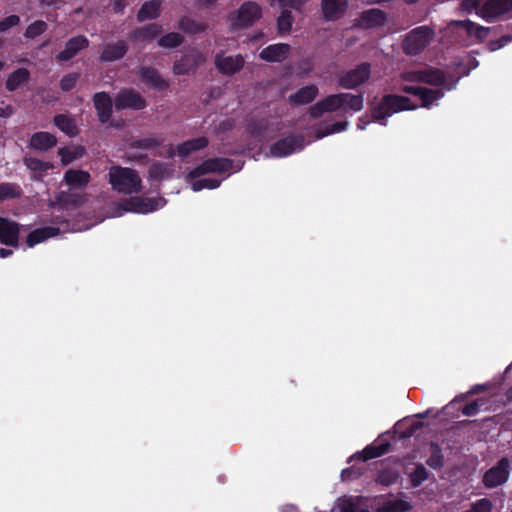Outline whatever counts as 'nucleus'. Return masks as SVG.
Here are the masks:
<instances>
[{"mask_svg": "<svg viewBox=\"0 0 512 512\" xmlns=\"http://www.w3.org/2000/svg\"><path fill=\"white\" fill-rule=\"evenodd\" d=\"M54 125L69 137L78 134V127L75 119L66 114H57L53 118Z\"/></svg>", "mask_w": 512, "mask_h": 512, "instance_id": "34", "label": "nucleus"}, {"mask_svg": "<svg viewBox=\"0 0 512 512\" xmlns=\"http://www.w3.org/2000/svg\"><path fill=\"white\" fill-rule=\"evenodd\" d=\"M341 93L331 94L310 107L309 114L313 119L320 118L326 112L341 110Z\"/></svg>", "mask_w": 512, "mask_h": 512, "instance_id": "18", "label": "nucleus"}, {"mask_svg": "<svg viewBox=\"0 0 512 512\" xmlns=\"http://www.w3.org/2000/svg\"><path fill=\"white\" fill-rule=\"evenodd\" d=\"M80 77L79 73L72 72L64 75L60 80V88L63 92L71 91L77 84Z\"/></svg>", "mask_w": 512, "mask_h": 512, "instance_id": "49", "label": "nucleus"}, {"mask_svg": "<svg viewBox=\"0 0 512 512\" xmlns=\"http://www.w3.org/2000/svg\"><path fill=\"white\" fill-rule=\"evenodd\" d=\"M444 96V92L441 89H429L422 87L418 97L421 100V106L429 108L432 103Z\"/></svg>", "mask_w": 512, "mask_h": 512, "instance_id": "39", "label": "nucleus"}, {"mask_svg": "<svg viewBox=\"0 0 512 512\" xmlns=\"http://www.w3.org/2000/svg\"><path fill=\"white\" fill-rule=\"evenodd\" d=\"M341 111L343 112H359L364 108V94L357 95L351 93H341Z\"/></svg>", "mask_w": 512, "mask_h": 512, "instance_id": "30", "label": "nucleus"}, {"mask_svg": "<svg viewBox=\"0 0 512 512\" xmlns=\"http://www.w3.org/2000/svg\"><path fill=\"white\" fill-rule=\"evenodd\" d=\"M48 29V24L43 20H36L29 24L24 32V37L27 39H35L42 35Z\"/></svg>", "mask_w": 512, "mask_h": 512, "instance_id": "46", "label": "nucleus"}, {"mask_svg": "<svg viewBox=\"0 0 512 512\" xmlns=\"http://www.w3.org/2000/svg\"><path fill=\"white\" fill-rule=\"evenodd\" d=\"M309 1L310 0H278V3L282 8L290 7L292 9H294L295 11L301 13V12H303L304 6Z\"/></svg>", "mask_w": 512, "mask_h": 512, "instance_id": "50", "label": "nucleus"}, {"mask_svg": "<svg viewBox=\"0 0 512 512\" xmlns=\"http://www.w3.org/2000/svg\"><path fill=\"white\" fill-rule=\"evenodd\" d=\"M479 402L478 401H475L473 403H470V404H467L463 409H462V413L464 415H467V416H471V415H474L477 411H478V408H479Z\"/></svg>", "mask_w": 512, "mask_h": 512, "instance_id": "61", "label": "nucleus"}, {"mask_svg": "<svg viewBox=\"0 0 512 512\" xmlns=\"http://www.w3.org/2000/svg\"><path fill=\"white\" fill-rule=\"evenodd\" d=\"M110 7L115 14H122L125 10L126 3L124 0H113Z\"/></svg>", "mask_w": 512, "mask_h": 512, "instance_id": "60", "label": "nucleus"}, {"mask_svg": "<svg viewBox=\"0 0 512 512\" xmlns=\"http://www.w3.org/2000/svg\"><path fill=\"white\" fill-rule=\"evenodd\" d=\"M319 93L318 87L310 84L300 88L289 96V102L294 105H305L313 102Z\"/></svg>", "mask_w": 512, "mask_h": 512, "instance_id": "28", "label": "nucleus"}, {"mask_svg": "<svg viewBox=\"0 0 512 512\" xmlns=\"http://www.w3.org/2000/svg\"><path fill=\"white\" fill-rule=\"evenodd\" d=\"M410 509V504L401 499H389L377 512H405Z\"/></svg>", "mask_w": 512, "mask_h": 512, "instance_id": "43", "label": "nucleus"}, {"mask_svg": "<svg viewBox=\"0 0 512 512\" xmlns=\"http://www.w3.org/2000/svg\"><path fill=\"white\" fill-rule=\"evenodd\" d=\"M162 32L159 24L152 23L139 27L130 33V39L136 42H151Z\"/></svg>", "mask_w": 512, "mask_h": 512, "instance_id": "26", "label": "nucleus"}, {"mask_svg": "<svg viewBox=\"0 0 512 512\" xmlns=\"http://www.w3.org/2000/svg\"><path fill=\"white\" fill-rule=\"evenodd\" d=\"M512 11V0H488L480 8L479 14L486 21Z\"/></svg>", "mask_w": 512, "mask_h": 512, "instance_id": "17", "label": "nucleus"}, {"mask_svg": "<svg viewBox=\"0 0 512 512\" xmlns=\"http://www.w3.org/2000/svg\"><path fill=\"white\" fill-rule=\"evenodd\" d=\"M90 41L85 35H77L70 38L65 48L56 55L59 62H67L74 58L81 50L89 47Z\"/></svg>", "mask_w": 512, "mask_h": 512, "instance_id": "15", "label": "nucleus"}, {"mask_svg": "<svg viewBox=\"0 0 512 512\" xmlns=\"http://www.w3.org/2000/svg\"><path fill=\"white\" fill-rule=\"evenodd\" d=\"M19 224L7 218L0 217V244L19 247Z\"/></svg>", "mask_w": 512, "mask_h": 512, "instance_id": "16", "label": "nucleus"}, {"mask_svg": "<svg viewBox=\"0 0 512 512\" xmlns=\"http://www.w3.org/2000/svg\"><path fill=\"white\" fill-rule=\"evenodd\" d=\"M509 476V461L502 458L496 466L489 469L484 477L483 482L486 487L494 488L505 483Z\"/></svg>", "mask_w": 512, "mask_h": 512, "instance_id": "11", "label": "nucleus"}, {"mask_svg": "<svg viewBox=\"0 0 512 512\" xmlns=\"http://www.w3.org/2000/svg\"><path fill=\"white\" fill-rule=\"evenodd\" d=\"M348 9V0H321V10L326 21H337Z\"/></svg>", "mask_w": 512, "mask_h": 512, "instance_id": "20", "label": "nucleus"}, {"mask_svg": "<svg viewBox=\"0 0 512 512\" xmlns=\"http://www.w3.org/2000/svg\"><path fill=\"white\" fill-rule=\"evenodd\" d=\"M92 100L97 113L98 121L101 124H107L113 114L114 102L111 96L105 91L96 92L93 95Z\"/></svg>", "mask_w": 512, "mask_h": 512, "instance_id": "12", "label": "nucleus"}, {"mask_svg": "<svg viewBox=\"0 0 512 512\" xmlns=\"http://www.w3.org/2000/svg\"><path fill=\"white\" fill-rule=\"evenodd\" d=\"M184 42V37L177 32H170L158 40V45L163 48H176Z\"/></svg>", "mask_w": 512, "mask_h": 512, "instance_id": "45", "label": "nucleus"}, {"mask_svg": "<svg viewBox=\"0 0 512 512\" xmlns=\"http://www.w3.org/2000/svg\"><path fill=\"white\" fill-rule=\"evenodd\" d=\"M178 28L188 34H199L204 32L207 26L206 24L197 22L188 16H183L178 21Z\"/></svg>", "mask_w": 512, "mask_h": 512, "instance_id": "37", "label": "nucleus"}, {"mask_svg": "<svg viewBox=\"0 0 512 512\" xmlns=\"http://www.w3.org/2000/svg\"><path fill=\"white\" fill-rule=\"evenodd\" d=\"M303 147L304 136L290 134L272 144L270 147V153L274 157H286L294 153L296 150H301Z\"/></svg>", "mask_w": 512, "mask_h": 512, "instance_id": "8", "label": "nucleus"}, {"mask_svg": "<svg viewBox=\"0 0 512 512\" xmlns=\"http://www.w3.org/2000/svg\"><path fill=\"white\" fill-rule=\"evenodd\" d=\"M89 172L77 169H68L64 173V182L71 188H85L90 182Z\"/></svg>", "mask_w": 512, "mask_h": 512, "instance_id": "29", "label": "nucleus"}, {"mask_svg": "<svg viewBox=\"0 0 512 512\" xmlns=\"http://www.w3.org/2000/svg\"><path fill=\"white\" fill-rule=\"evenodd\" d=\"M338 509L340 512H369L361 506V500L358 497L341 500Z\"/></svg>", "mask_w": 512, "mask_h": 512, "instance_id": "44", "label": "nucleus"}, {"mask_svg": "<svg viewBox=\"0 0 512 512\" xmlns=\"http://www.w3.org/2000/svg\"><path fill=\"white\" fill-rule=\"evenodd\" d=\"M165 167L163 164H153L149 169V174L152 178H162L165 173Z\"/></svg>", "mask_w": 512, "mask_h": 512, "instance_id": "58", "label": "nucleus"}, {"mask_svg": "<svg viewBox=\"0 0 512 512\" xmlns=\"http://www.w3.org/2000/svg\"><path fill=\"white\" fill-rule=\"evenodd\" d=\"M23 163L29 170L39 174L45 173L54 167L52 163L40 160L35 157H24Z\"/></svg>", "mask_w": 512, "mask_h": 512, "instance_id": "41", "label": "nucleus"}, {"mask_svg": "<svg viewBox=\"0 0 512 512\" xmlns=\"http://www.w3.org/2000/svg\"><path fill=\"white\" fill-rule=\"evenodd\" d=\"M422 69L407 71L401 74V78L407 82L421 83Z\"/></svg>", "mask_w": 512, "mask_h": 512, "instance_id": "56", "label": "nucleus"}, {"mask_svg": "<svg viewBox=\"0 0 512 512\" xmlns=\"http://www.w3.org/2000/svg\"><path fill=\"white\" fill-rule=\"evenodd\" d=\"M58 155L61 157V162L63 165L70 164L73 160L78 157V153L70 150L67 147L59 148Z\"/></svg>", "mask_w": 512, "mask_h": 512, "instance_id": "53", "label": "nucleus"}, {"mask_svg": "<svg viewBox=\"0 0 512 512\" xmlns=\"http://www.w3.org/2000/svg\"><path fill=\"white\" fill-rule=\"evenodd\" d=\"M30 79V72L27 68H17L7 77L5 87L9 92L17 90L22 84Z\"/></svg>", "mask_w": 512, "mask_h": 512, "instance_id": "32", "label": "nucleus"}, {"mask_svg": "<svg viewBox=\"0 0 512 512\" xmlns=\"http://www.w3.org/2000/svg\"><path fill=\"white\" fill-rule=\"evenodd\" d=\"M427 463L432 468H439L442 465V457L438 452H436L428 459Z\"/></svg>", "mask_w": 512, "mask_h": 512, "instance_id": "62", "label": "nucleus"}, {"mask_svg": "<svg viewBox=\"0 0 512 512\" xmlns=\"http://www.w3.org/2000/svg\"><path fill=\"white\" fill-rule=\"evenodd\" d=\"M114 106L117 111L125 109L143 110L147 107V101L133 88H123L115 96Z\"/></svg>", "mask_w": 512, "mask_h": 512, "instance_id": "5", "label": "nucleus"}, {"mask_svg": "<svg viewBox=\"0 0 512 512\" xmlns=\"http://www.w3.org/2000/svg\"><path fill=\"white\" fill-rule=\"evenodd\" d=\"M20 23V17L18 15H10L0 20V33H3L10 28L18 25Z\"/></svg>", "mask_w": 512, "mask_h": 512, "instance_id": "52", "label": "nucleus"}, {"mask_svg": "<svg viewBox=\"0 0 512 512\" xmlns=\"http://www.w3.org/2000/svg\"><path fill=\"white\" fill-rule=\"evenodd\" d=\"M22 190L19 185L15 183H1L0 184V202L9 199H16L21 197Z\"/></svg>", "mask_w": 512, "mask_h": 512, "instance_id": "42", "label": "nucleus"}, {"mask_svg": "<svg viewBox=\"0 0 512 512\" xmlns=\"http://www.w3.org/2000/svg\"><path fill=\"white\" fill-rule=\"evenodd\" d=\"M220 183V180L214 178L199 179L192 183V190L198 192L202 189H215L220 186Z\"/></svg>", "mask_w": 512, "mask_h": 512, "instance_id": "48", "label": "nucleus"}, {"mask_svg": "<svg viewBox=\"0 0 512 512\" xmlns=\"http://www.w3.org/2000/svg\"><path fill=\"white\" fill-rule=\"evenodd\" d=\"M208 143V139L204 136L184 141L177 146L178 155L181 157H186L192 152L206 148Z\"/></svg>", "mask_w": 512, "mask_h": 512, "instance_id": "33", "label": "nucleus"}, {"mask_svg": "<svg viewBox=\"0 0 512 512\" xmlns=\"http://www.w3.org/2000/svg\"><path fill=\"white\" fill-rule=\"evenodd\" d=\"M371 64L362 62L355 68L348 70L339 78V86L344 89H355L369 80Z\"/></svg>", "mask_w": 512, "mask_h": 512, "instance_id": "6", "label": "nucleus"}, {"mask_svg": "<svg viewBox=\"0 0 512 512\" xmlns=\"http://www.w3.org/2000/svg\"><path fill=\"white\" fill-rule=\"evenodd\" d=\"M233 167V161L229 158H210L189 172L188 178L195 179L208 173H223Z\"/></svg>", "mask_w": 512, "mask_h": 512, "instance_id": "7", "label": "nucleus"}, {"mask_svg": "<svg viewBox=\"0 0 512 512\" xmlns=\"http://www.w3.org/2000/svg\"><path fill=\"white\" fill-rule=\"evenodd\" d=\"M129 51L128 43L119 39L106 43L100 52L99 59L103 63H112L122 60Z\"/></svg>", "mask_w": 512, "mask_h": 512, "instance_id": "10", "label": "nucleus"}, {"mask_svg": "<svg viewBox=\"0 0 512 512\" xmlns=\"http://www.w3.org/2000/svg\"><path fill=\"white\" fill-rule=\"evenodd\" d=\"M60 234V228L46 226L32 230L26 238V244L32 248L35 245Z\"/></svg>", "mask_w": 512, "mask_h": 512, "instance_id": "25", "label": "nucleus"}, {"mask_svg": "<svg viewBox=\"0 0 512 512\" xmlns=\"http://www.w3.org/2000/svg\"><path fill=\"white\" fill-rule=\"evenodd\" d=\"M386 20V13L377 8L366 10L360 15V25L366 29L381 27L385 24Z\"/></svg>", "mask_w": 512, "mask_h": 512, "instance_id": "24", "label": "nucleus"}, {"mask_svg": "<svg viewBox=\"0 0 512 512\" xmlns=\"http://www.w3.org/2000/svg\"><path fill=\"white\" fill-rule=\"evenodd\" d=\"M450 26L463 30L469 39L474 38L477 41H483L487 38L490 28L478 25L471 20H453Z\"/></svg>", "mask_w": 512, "mask_h": 512, "instance_id": "21", "label": "nucleus"}, {"mask_svg": "<svg viewBox=\"0 0 512 512\" xmlns=\"http://www.w3.org/2000/svg\"><path fill=\"white\" fill-rule=\"evenodd\" d=\"M421 88V86L404 85L401 90L406 94L418 96Z\"/></svg>", "mask_w": 512, "mask_h": 512, "instance_id": "63", "label": "nucleus"}, {"mask_svg": "<svg viewBox=\"0 0 512 512\" xmlns=\"http://www.w3.org/2000/svg\"><path fill=\"white\" fill-rule=\"evenodd\" d=\"M434 30L429 26H419L411 30L403 40L405 54L419 55L432 41Z\"/></svg>", "mask_w": 512, "mask_h": 512, "instance_id": "3", "label": "nucleus"}, {"mask_svg": "<svg viewBox=\"0 0 512 512\" xmlns=\"http://www.w3.org/2000/svg\"><path fill=\"white\" fill-rule=\"evenodd\" d=\"M215 66L222 74L233 75L243 68L244 59L241 55L224 56L219 53L215 57Z\"/></svg>", "mask_w": 512, "mask_h": 512, "instance_id": "22", "label": "nucleus"}, {"mask_svg": "<svg viewBox=\"0 0 512 512\" xmlns=\"http://www.w3.org/2000/svg\"><path fill=\"white\" fill-rule=\"evenodd\" d=\"M389 449V443L383 440H379L375 442L373 445L368 446L365 448L362 452L363 459L369 460L372 458H376L379 456H382L386 452H388Z\"/></svg>", "mask_w": 512, "mask_h": 512, "instance_id": "40", "label": "nucleus"}, {"mask_svg": "<svg viewBox=\"0 0 512 512\" xmlns=\"http://www.w3.org/2000/svg\"><path fill=\"white\" fill-rule=\"evenodd\" d=\"M482 0H463L460 4L461 10L471 13L473 10L478 9Z\"/></svg>", "mask_w": 512, "mask_h": 512, "instance_id": "57", "label": "nucleus"}, {"mask_svg": "<svg viewBox=\"0 0 512 512\" xmlns=\"http://www.w3.org/2000/svg\"><path fill=\"white\" fill-rule=\"evenodd\" d=\"M295 19L291 10L283 9L277 17V32L280 36L288 35L291 30Z\"/></svg>", "mask_w": 512, "mask_h": 512, "instance_id": "35", "label": "nucleus"}, {"mask_svg": "<svg viewBox=\"0 0 512 512\" xmlns=\"http://www.w3.org/2000/svg\"><path fill=\"white\" fill-rule=\"evenodd\" d=\"M161 0H149L145 1L138 13H137V20L139 22H144L146 20H152L156 19L160 15V9H161Z\"/></svg>", "mask_w": 512, "mask_h": 512, "instance_id": "31", "label": "nucleus"}, {"mask_svg": "<svg viewBox=\"0 0 512 512\" xmlns=\"http://www.w3.org/2000/svg\"><path fill=\"white\" fill-rule=\"evenodd\" d=\"M347 125H348V123L346 121L335 122L327 130L319 131L317 133V138L320 139L327 135L344 131L346 129Z\"/></svg>", "mask_w": 512, "mask_h": 512, "instance_id": "51", "label": "nucleus"}, {"mask_svg": "<svg viewBox=\"0 0 512 512\" xmlns=\"http://www.w3.org/2000/svg\"><path fill=\"white\" fill-rule=\"evenodd\" d=\"M123 212L148 213L156 209L155 201L148 198L131 197L118 203Z\"/></svg>", "mask_w": 512, "mask_h": 512, "instance_id": "19", "label": "nucleus"}, {"mask_svg": "<svg viewBox=\"0 0 512 512\" xmlns=\"http://www.w3.org/2000/svg\"><path fill=\"white\" fill-rule=\"evenodd\" d=\"M512 41V35L507 34L501 36L499 39L491 43L492 50H497L503 48L507 43Z\"/></svg>", "mask_w": 512, "mask_h": 512, "instance_id": "59", "label": "nucleus"}, {"mask_svg": "<svg viewBox=\"0 0 512 512\" xmlns=\"http://www.w3.org/2000/svg\"><path fill=\"white\" fill-rule=\"evenodd\" d=\"M109 183L112 188L124 194L138 193L141 191V178L131 168L112 166L109 171Z\"/></svg>", "mask_w": 512, "mask_h": 512, "instance_id": "2", "label": "nucleus"}, {"mask_svg": "<svg viewBox=\"0 0 512 512\" xmlns=\"http://www.w3.org/2000/svg\"><path fill=\"white\" fill-rule=\"evenodd\" d=\"M262 16V8L256 2L246 1L230 15L231 24L235 28H248Z\"/></svg>", "mask_w": 512, "mask_h": 512, "instance_id": "4", "label": "nucleus"}, {"mask_svg": "<svg viewBox=\"0 0 512 512\" xmlns=\"http://www.w3.org/2000/svg\"><path fill=\"white\" fill-rule=\"evenodd\" d=\"M492 509V503L490 500L483 498L477 501L471 509L465 512H490Z\"/></svg>", "mask_w": 512, "mask_h": 512, "instance_id": "54", "label": "nucleus"}, {"mask_svg": "<svg viewBox=\"0 0 512 512\" xmlns=\"http://www.w3.org/2000/svg\"><path fill=\"white\" fill-rule=\"evenodd\" d=\"M138 77L143 84L155 90L164 91L169 88V82L154 67H141L138 71Z\"/></svg>", "mask_w": 512, "mask_h": 512, "instance_id": "14", "label": "nucleus"}, {"mask_svg": "<svg viewBox=\"0 0 512 512\" xmlns=\"http://www.w3.org/2000/svg\"><path fill=\"white\" fill-rule=\"evenodd\" d=\"M163 141L158 138L154 137H147V138H141L136 139L131 143V146L133 148L137 149H145V150H153L155 148H158L162 145Z\"/></svg>", "mask_w": 512, "mask_h": 512, "instance_id": "47", "label": "nucleus"}, {"mask_svg": "<svg viewBox=\"0 0 512 512\" xmlns=\"http://www.w3.org/2000/svg\"><path fill=\"white\" fill-rule=\"evenodd\" d=\"M268 128V120L265 118H250L246 121V131L255 138L262 137Z\"/></svg>", "mask_w": 512, "mask_h": 512, "instance_id": "38", "label": "nucleus"}, {"mask_svg": "<svg viewBox=\"0 0 512 512\" xmlns=\"http://www.w3.org/2000/svg\"><path fill=\"white\" fill-rule=\"evenodd\" d=\"M417 105L413 104L409 97L386 94L380 102L371 110L372 119L381 125H386V118L401 111L415 110Z\"/></svg>", "mask_w": 512, "mask_h": 512, "instance_id": "1", "label": "nucleus"}, {"mask_svg": "<svg viewBox=\"0 0 512 512\" xmlns=\"http://www.w3.org/2000/svg\"><path fill=\"white\" fill-rule=\"evenodd\" d=\"M427 476V470L423 466H418L411 474V481L414 486H418L427 479Z\"/></svg>", "mask_w": 512, "mask_h": 512, "instance_id": "55", "label": "nucleus"}, {"mask_svg": "<svg viewBox=\"0 0 512 512\" xmlns=\"http://www.w3.org/2000/svg\"><path fill=\"white\" fill-rule=\"evenodd\" d=\"M290 45L286 43L271 44L263 48L259 53V58L266 62H283L290 53Z\"/></svg>", "mask_w": 512, "mask_h": 512, "instance_id": "23", "label": "nucleus"}, {"mask_svg": "<svg viewBox=\"0 0 512 512\" xmlns=\"http://www.w3.org/2000/svg\"><path fill=\"white\" fill-rule=\"evenodd\" d=\"M57 144V138L49 132H35L29 141V146L38 151H47Z\"/></svg>", "mask_w": 512, "mask_h": 512, "instance_id": "27", "label": "nucleus"}, {"mask_svg": "<svg viewBox=\"0 0 512 512\" xmlns=\"http://www.w3.org/2000/svg\"><path fill=\"white\" fill-rule=\"evenodd\" d=\"M85 198L81 194L60 191L55 195L54 200L50 201L49 207L58 210H73L82 206Z\"/></svg>", "mask_w": 512, "mask_h": 512, "instance_id": "13", "label": "nucleus"}, {"mask_svg": "<svg viewBox=\"0 0 512 512\" xmlns=\"http://www.w3.org/2000/svg\"><path fill=\"white\" fill-rule=\"evenodd\" d=\"M205 60L203 53L196 49H191L174 62L173 72L175 75H188L195 71Z\"/></svg>", "mask_w": 512, "mask_h": 512, "instance_id": "9", "label": "nucleus"}, {"mask_svg": "<svg viewBox=\"0 0 512 512\" xmlns=\"http://www.w3.org/2000/svg\"><path fill=\"white\" fill-rule=\"evenodd\" d=\"M446 78L442 70L437 68L422 69L421 83L434 86H441L445 83Z\"/></svg>", "mask_w": 512, "mask_h": 512, "instance_id": "36", "label": "nucleus"}, {"mask_svg": "<svg viewBox=\"0 0 512 512\" xmlns=\"http://www.w3.org/2000/svg\"><path fill=\"white\" fill-rule=\"evenodd\" d=\"M200 8H209L216 4L217 0H195Z\"/></svg>", "mask_w": 512, "mask_h": 512, "instance_id": "64", "label": "nucleus"}]
</instances>
